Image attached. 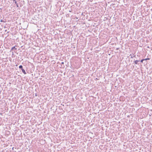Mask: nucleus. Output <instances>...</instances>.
<instances>
[{
    "mask_svg": "<svg viewBox=\"0 0 152 152\" xmlns=\"http://www.w3.org/2000/svg\"><path fill=\"white\" fill-rule=\"evenodd\" d=\"M138 61V60H136L135 61H134V63L136 64H138V62L139 61Z\"/></svg>",
    "mask_w": 152,
    "mask_h": 152,
    "instance_id": "f03ea898",
    "label": "nucleus"
},
{
    "mask_svg": "<svg viewBox=\"0 0 152 152\" xmlns=\"http://www.w3.org/2000/svg\"><path fill=\"white\" fill-rule=\"evenodd\" d=\"M150 59V58H146L145 59H144V60H149Z\"/></svg>",
    "mask_w": 152,
    "mask_h": 152,
    "instance_id": "39448f33",
    "label": "nucleus"
},
{
    "mask_svg": "<svg viewBox=\"0 0 152 152\" xmlns=\"http://www.w3.org/2000/svg\"><path fill=\"white\" fill-rule=\"evenodd\" d=\"M130 56H131V58H133V57L132 56L131 54H130Z\"/></svg>",
    "mask_w": 152,
    "mask_h": 152,
    "instance_id": "1a4fd4ad",
    "label": "nucleus"
},
{
    "mask_svg": "<svg viewBox=\"0 0 152 152\" xmlns=\"http://www.w3.org/2000/svg\"><path fill=\"white\" fill-rule=\"evenodd\" d=\"M143 61H144V59H142L140 61V62L142 63Z\"/></svg>",
    "mask_w": 152,
    "mask_h": 152,
    "instance_id": "0eeeda50",
    "label": "nucleus"
},
{
    "mask_svg": "<svg viewBox=\"0 0 152 152\" xmlns=\"http://www.w3.org/2000/svg\"><path fill=\"white\" fill-rule=\"evenodd\" d=\"M19 68L20 69H21V70L22 69H23V66L22 65H20L19 66Z\"/></svg>",
    "mask_w": 152,
    "mask_h": 152,
    "instance_id": "7ed1b4c3",
    "label": "nucleus"
},
{
    "mask_svg": "<svg viewBox=\"0 0 152 152\" xmlns=\"http://www.w3.org/2000/svg\"><path fill=\"white\" fill-rule=\"evenodd\" d=\"M61 64H64V62H61Z\"/></svg>",
    "mask_w": 152,
    "mask_h": 152,
    "instance_id": "9b49d317",
    "label": "nucleus"
},
{
    "mask_svg": "<svg viewBox=\"0 0 152 152\" xmlns=\"http://www.w3.org/2000/svg\"><path fill=\"white\" fill-rule=\"evenodd\" d=\"M1 21V22H4V21H3V20H1V21Z\"/></svg>",
    "mask_w": 152,
    "mask_h": 152,
    "instance_id": "9d476101",
    "label": "nucleus"
},
{
    "mask_svg": "<svg viewBox=\"0 0 152 152\" xmlns=\"http://www.w3.org/2000/svg\"><path fill=\"white\" fill-rule=\"evenodd\" d=\"M12 1L15 3V4H16V3H17V1H16L15 0H12Z\"/></svg>",
    "mask_w": 152,
    "mask_h": 152,
    "instance_id": "423d86ee",
    "label": "nucleus"
},
{
    "mask_svg": "<svg viewBox=\"0 0 152 152\" xmlns=\"http://www.w3.org/2000/svg\"><path fill=\"white\" fill-rule=\"evenodd\" d=\"M14 49H15V50L17 49V48H15V46H14V47H12L11 48V50H13Z\"/></svg>",
    "mask_w": 152,
    "mask_h": 152,
    "instance_id": "20e7f679",
    "label": "nucleus"
},
{
    "mask_svg": "<svg viewBox=\"0 0 152 152\" xmlns=\"http://www.w3.org/2000/svg\"><path fill=\"white\" fill-rule=\"evenodd\" d=\"M16 4V5L17 6V7H18V4L17 3H16V4Z\"/></svg>",
    "mask_w": 152,
    "mask_h": 152,
    "instance_id": "6e6552de",
    "label": "nucleus"
},
{
    "mask_svg": "<svg viewBox=\"0 0 152 152\" xmlns=\"http://www.w3.org/2000/svg\"><path fill=\"white\" fill-rule=\"evenodd\" d=\"M22 72L24 74H26V73L25 70L24 69H22Z\"/></svg>",
    "mask_w": 152,
    "mask_h": 152,
    "instance_id": "f257e3e1",
    "label": "nucleus"
}]
</instances>
